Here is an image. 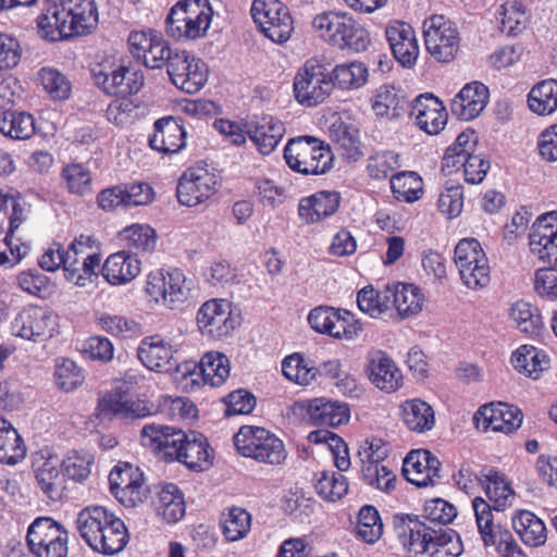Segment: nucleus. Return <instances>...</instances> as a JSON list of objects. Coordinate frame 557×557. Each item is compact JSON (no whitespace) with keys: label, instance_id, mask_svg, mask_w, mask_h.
<instances>
[{"label":"nucleus","instance_id":"obj_60","mask_svg":"<svg viewBox=\"0 0 557 557\" xmlns=\"http://www.w3.org/2000/svg\"><path fill=\"white\" fill-rule=\"evenodd\" d=\"M38 79L52 99L64 100L70 96L71 84L57 69L49 66L40 69Z\"/></svg>","mask_w":557,"mask_h":557},{"label":"nucleus","instance_id":"obj_58","mask_svg":"<svg viewBox=\"0 0 557 557\" xmlns=\"http://www.w3.org/2000/svg\"><path fill=\"white\" fill-rule=\"evenodd\" d=\"M357 534L366 543H375L383 533V523L379 511L373 506H363L358 515Z\"/></svg>","mask_w":557,"mask_h":557},{"label":"nucleus","instance_id":"obj_13","mask_svg":"<svg viewBox=\"0 0 557 557\" xmlns=\"http://www.w3.org/2000/svg\"><path fill=\"white\" fill-rule=\"evenodd\" d=\"M455 263L463 284L471 289L490 283L491 269L481 244L474 238L461 239L455 248Z\"/></svg>","mask_w":557,"mask_h":557},{"label":"nucleus","instance_id":"obj_15","mask_svg":"<svg viewBox=\"0 0 557 557\" xmlns=\"http://www.w3.org/2000/svg\"><path fill=\"white\" fill-rule=\"evenodd\" d=\"M108 480L111 494L125 507H136L148 499L150 490L144 473L129 462L120 461Z\"/></svg>","mask_w":557,"mask_h":557},{"label":"nucleus","instance_id":"obj_37","mask_svg":"<svg viewBox=\"0 0 557 557\" xmlns=\"http://www.w3.org/2000/svg\"><path fill=\"white\" fill-rule=\"evenodd\" d=\"M481 484L485 488L495 511H503L511 506L515 492L503 474L494 469L482 470Z\"/></svg>","mask_w":557,"mask_h":557},{"label":"nucleus","instance_id":"obj_36","mask_svg":"<svg viewBox=\"0 0 557 557\" xmlns=\"http://www.w3.org/2000/svg\"><path fill=\"white\" fill-rule=\"evenodd\" d=\"M156 511L168 523L180 521L186 510L185 500L180 488L172 483L157 487Z\"/></svg>","mask_w":557,"mask_h":557},{"label":"nucleus","instance_id":"obj_33","mask_svg":"<svg viewBox=\"0 0 557 557\" xmlns=\"http://www.w3.org/2000/svg\"><path fill=\"white\" fill-rule=\"evenodd\" d=\"M247 134L262 154H270L280 144L284 134V124L271 115H264L252 122Z\"/></svg>","mask_w":557,"mask_h":557},{"label":"nucleus","instance_id":"obj_40","mask_svg":"<svg viewBox=\"0 0 557 557\" xmlns=\"http://www.w3.org/2000/svg\"><path fill=\"white\" fill-rule=\"evenodd\" d=\"M152 199L153 190L147 183L107 188V202L110 207L145 206L150 203Z\"/></svg>","mask_w":557,"mask_h":557},{"label":"nucleus","instance_id":"obj_51","mask_svg":"<svg viewBox=\"0 0 557 557\" xmlns=\"http://www.w3.org/2000/svg\"><path fill=\"white\" fill-rule=\"evenodd\" d=\"M472 508L479 533L485 546L496 545L499 535V525L494 523L493 505L482 497H474L472 499Z\"/></svg>","mask_w":557,"mask_h":557},{"label":"nucleus","instance_id":"obj_21","mask_svg":"<svg viewBox=\"0 0 557 557\" xmlns=\"http://www.w3.org/2000/svg\"><path fill=\"white\" fill-rule=\"evenodd\" d=\"M522 419V412L518 407L502 401L481 406L473 417L478 429L507 434L517 431Z\"/></svg>","mask_w":557,"mask_h":557},{"label":"nucleus","instance_id":"obj_31","mask_svg":"<svg viewBox=\"0 0 557 557\" xmlns=\"http://www.w3.org/2000/svg\"><path fill=\"white\" fill-rule=\"evenodd\" d=\"M341 203L337 191L322 190L309 197L301 198L298 205L299 218L307 224L320 222L334 214Z\"/></svg>","mask_w":557,"mask_h":557},{"label":"nucleus","instance_id":"obj_11","mask_svg":"<svg viewBox=\"0 0 557 557\" xmlns=\"http://www.w3.org/2000/svg\"><path fill=\"white\" fill-rule=\"evenodd\" d=\"M251 15L261 32L275 44L286 42L294 32L289 9L280 0H255Z\"/></svg>","mask_w":557,"mask_h":557},{"label":"nucleus","instance_id":"obj_64","mask_svg":"<svg viewBox=\"0 0 557 557\" xmlns=\"http://www.w3.org/2000/svg\"><path fill=\"white\" fill-rule=\"evenodd\" d=\"M361 474L368 485L374 486L383 492H391L395 488L397 480L396 474L386 465H367L366 467H361Z\"/></svg>","mask_w":557,"mask_h":557},{"label":"nucleus","instance_id":"obj_38","mask_svg":"<svg viewBox=\"0 0 557 557\" xmlns=\"http://www.w3.org/2000/svg\"><path fill=\"white\" fill-rule=\"evenodd\" d=\"M364 371L372 383H399L403 379L400 369L383 350L368 354Z\"/></svg>","mask_w":557,"mask_h":557},{"label":"nucleus","instance_id":"obj_29","mask_svg":"<svg viewBox=\"0 0 557 557\" xmlns=\"http://www.w3.org/2000/svg\"><path fill=\"white\" fill-rule=\"evenodd\" d=\"M490 98L488 88L480 83L467 84L453 99L451 113L463 121H471L485 109Z\"/></svg>","mask_w":557,"mask_h":557},{"label":"nucleus","instance_id":"obj_35","mask_svg":"<svg viewBox=\"0 0 557 557\" xmlns=\"http://www.w3.org/2000/svg\"><path fill=\"white\" fill-rule=\"evenodd\" d=\"M410 102L403 90L393 85H383L376 89L372 109L377 116L396 119L409 111Z\"/></svg>","mask_w":557,"mask_h":557},{"label":"nucleus","instance_id":"obj_47","mask_svg":"<svg viewBox=\"0 0 557 557\" xmlns=\"http://www.w3.org/2000/svg\"><path fill=\"white\" fill-rule=\"evenodd\" d=\"M405 424L410 431L425 433L433 429L435 416L432 407L421 400H407L401 406Z\"/></svg>","mask_w":557,"mask_h":557},{"label":"nucleus","instance_id":"obj_57","mask_svg":"<svg viewBox=\"0 0 557 557\" xmlns=\"http://www.w3.org/2000/svg\"><path fill=\"white\" fill-rule=\"evenodd\" d=\"M222 528L227 541L235 542L242 540L250 531L251 516L243 508L233 507L224 515Z\"/></svg>","mask_w":557,"mask_h":557},{"label":"nucleus","instance_id":"obj_24","mask_svg":"<svg viewBox=\"0 0 557 557\" xmlns=\"http://www.w3.org/2000/svg\"><path fill=\"white\" fill-rule=\"evenodd\" d=\"M410 115L426 134H438L447 122V113L442 101L432 94L419 95L410 102Z\"/></svg>","mask_w":557,"mask_h":557},{"label":"nucleus","instance_id":"obj_28","mask_svg":"<svg viewBox=\"0 0 557 557\" xmlns=\"http://www.w3.org/2000/svg\"><path fill=\"white\" fill-rule=\"evenodd\" d=\"M530 249L542 262L557 263V219L543 216L533 224Z\"/></svg>","mask_w":557,"mask_h":557},{"label":"nucleus","instance_id":"obj_39","mask_svg":"<svg viewBox=\"0 0 557 557\" xmlns=\"http://www.w3.org/2000/svg\"><path fill=\"white\" fill-rule=\"evenodd\" d=\"M140 272L139 260L126 251L111 253L107 258V283L122 285L133 281Z\"/></svg>","mask_w":557,"mask_h":557},{"label":"nucleus","instance_id":"obj_19","mask_svg":"<svg viewBox=\"0 0 557 557\" xmlns=\"http://www.w3.org/2000/svg\"><path fill=\"white\" fill-rule=\"evenodd\" d=\"M350 312L329 306H319L310 310L308 323L317 333L334 338H352L358 329L350 322Z\"/></svg>","mask_w":557,"mask_h":557},{"label":"nucleus","instance_id":"obj_8","mask_svg":"<svg viewBox=\"0 0 557 557\" xmlns=\"http://www.w3.org/2000/svg\"><path fill=\"white\" fill-rule=\"evenodd\" d=\"M127 57L121 58L116 69L112 70L111 84L107 87V95L116 97L107 107V119L117 125L127 122L134 107L128 98L137 94L144 86V74L129 66Z\"/></svg>","mask_w":557,"mask_h":557},{"label":"nucleus","instance_id":"obj_55","mask_svg":"<svg viewBox=\"0 0 557 557\" xmlns=\"http://www.w3.org/2000/svg\"><path fill=\"white\" fill-rule=\"evenodd\" d=\"M197 367L203 383H224L231 370L228 358L224 354L213 351L205 354Z\"/></svg>","mask_w":557,"mask_h":557},{"label":"nucleus","instance_id":"obj_46","mask_svg":"<svg viewBox=\"0 0 557 557\" xmlns=\"http://www.w3.org/2000/svg\"><path fill=\"white\" fill-rule=\"evenodd\" d=\"M510 318L520 332L531 337H540L544 331L540 310L527 301H516L510 308Z\"/></svg>","mask_w":557,"mask_h":557},{"label":"nucleus","instance_id":"obj_32","mask_svg":"<svg viewBox=\"0 0 557 557\" xmlns=\"http://www.w3.org/2000/svg\"><path fill=\"white\" fill-rule=\"evenodd\" d=\"M34 472L40 490L51 499H59L65 491V476L61 469L60 460L55 456L37 459L34 463Z\"/></svg>","mask_w":557,"mask_h":557},{"label":"nucleus","instance_id":"obj_4","mask_svg":"<svg viewBox=\"0 0 557 557\" xmlns=\"http://www.w3.org/2000/svg\"><path fill=\"white\" fill-rule=\"evenodd\" d=\"M311 24L320 38L339 49L362 52L371 42L367 29L347 12L326 11L315 15Z\"/></svg>","mask_w":557,"mask_h":557},{"label":"nucleus","instance_id":"obj_25","mask_svg":"<svg viewBox=\"0 0 557 557\" xmlns=\"http://www.w3.org/2000/svg\"><path fill=\"white\" fill-rule=\"evenodd\" d=\"M385 36L396 61L404 67H412L419 57V45L413 28L404 22L391 23Z\"/></svg>","mask_w":557,"mask_h":557},{"label":"nucleus","instance_id":"obj_12","mask_svg":"<svg viewBox=\"0 0 557 557\" xmlns=\"http://www.w3.org/2000/svg\"><path fill=\"white\" fill-rule=\"evenodd\" d=\"M26 539L36 557L67 556V531L50 517L37 518L29 525Z\"/></svg>","mask_w":557,"mask_h":557},{"label":"nucleus","instance_id":"obj_42","mask_svg":"<svg viewBox=\"0 0 557 557\" xmlns=\"http://www.w3.org/2000/svg\"><path fill=\"white\" fill-rule=\"evenodd\" d=\"M143 364L152 371H162L172 359L171 346L159 336L146 337L137 350Z\"/></svg>","mask_w":557,"mask_h":557},{"label":"nucleus","instance_id":"obj_63","mask_svg":"<svg viewBox=\"0 0 557 557\" xmlns=\"http://www.w3.org/2000/svg\"><path fill=\"white\" fill-rule=\"evenodd\" d=\"M332 137L337 149L342 151V156L344 158L356 161L362 156L356 129L342 123L333 129Z\"/></svg>","mask_w":557,"mask_h":557},{"label":"nucleus","instance_id":"obj_7","mask_svg":"<svg viewBox=\"0 0 557 557\" xmlns=\"http://www.w3.org/2000/svg\"><path fill=\"white\" fill-rule=\"evenodd\" d=\"M286 164L294 172L321 175L333 165L331 148L313 136H299L288 140L284 148Z\"/></svg>","mask_w":557,"mask_h":557},{"label":"nucleus","instance_id":"obj_14","mask_svg":"<svg viewBox=\"0 0 557 557\" xmlns=\"http://www.w3.org/2000/svg\"><path fill=\"white\" fill-rule=\"evenodd\" d=\"M428 52L438 62L451 61L459 50L460 35L457 25L444 15H432L423 23Z\"/></svg>","mask_w":557,"mask_h":557},{"label":"nucleus","instance_id":"obj_34","mask_svg":"<svg viewBox=\"0 0 557 557\" xmlns=\"http://www.w3.org/2000/svg\"><path fill=\"white\" fill-rule=\"evenodd\" d=\"M104 508L89 506L77 517V529L82 539L95 552L104 554Z\"/></svg>","mask_w":557,"mask_h":557},{"label":"nucleus","instance_id":"obj_26","mask_svg":"<svg viewBox=\"0 0 557 557\" xmlns=\"http://www.w3.org/2000/svg\"><path fill=\"white\" fill-rule=\"evenodd\" d=\"M440 460L429 450H411L404 460V478L418 487L432 485L440 478Z\"/></svg>","mask_w":557,"mask_h":557},{"label":"nucleus","instance_id":"obj_3","mask_svg":"<svg viewBox=\"0 0 557 557\" xmlns=\"http://www.w3.org/2000/svg\"><path fill=\"white\" fill-rule=\"evenodd\" d=\"M158 410L182 419L197 417V408L187 397L163 395L158 407L146 397L138 396L133 399L126 392L120 389L107 398V416L110 414L111 419H141Z\"/></svg>","mask_w":557,"mask_h":557},{"label":"nucleus","instance_id":"obj_10","mask_svg":"<svg viewBox=\"0 0 557 557\" xmlns=\"http://www.w3.org/2000/svg\"><path fill=\"white\" fill-rule=\"evenodd\" d=\"M293 88L300 104L315 107L331 95L333 83L325 64L317 59H310L298 69Z\"/></svg>","mask_w":557,"mask_h":557},{"label":"nucleus","instance_id":"obj_61","mask_svg":"<svg viewBox=\"0 0 557 557\" xmlns=\"http://www.w3.org/2000/svg\"><path fill=\"white\" fill-rule=\"evenodd\" d=\"M60 465L65 480L81 483L87 480L91 473L92 458L88 454L71 451Z\"/></svg>","mask_w":557,"mask_h":557},{"label":"nucleus","instance_id":"obj_52","mask_svg":"<svg viewBox=\"0 0 557 557\" xmlns=\"http://www.w3.org/2000/svg\"><path fill=\"white\" fill-rule=\"evenodd\" d=\"M183 436V431L163 426L161 424H146L141 430V443L144 446L153 450H163L168 456V450L174 447L175 441Z\"/></svg>","mask_w":557,"mask_h":557},{"label":"nucleus","instance_id":"obj_59","mask_svg":"<svg viewBox=\"0 0 557 557\" xmlns=\"http://www.w3.org/2000/svg\"><path fill=\"white\" fill-rule=\"evenodd\" d=\"M119 236L129 247L141 251L150 252L157 246L156 231L149 225L134 224L121 231Z\"/></svg>","mask_w":557,"mask_h":557},{"label":"nucleus","instance_id":"obj_30","mask_svg":"<svg viewBox=\"0 0 557 557\" xmlns=\"http://www.w3.org/2000/svg\"><path fill=\"white\" fill-rule=\"evenodd\" d=\"M307 414L314 425L338 426L350 419V409L346 403L324 397L314 398L307 403Z\"/></svg>","mask_w":557,"mask_h":557},{"label":"nucleus","instance_id":"obj_53","mask_svg":"<svg viewBox=\"0 0 557 557\" xmlns=\"http://www.w3.org/2000/svg\"><path fill=\"white\" fill-rule=\"evenodd\" d=\"M497 20L500 23L499 29L503 34L517 36L525 28L528 15L523 4L513 0L500 7Z\"/></svg>","mask_w":557,"mask_h":557},{"label":"nucleus","instance_id":"obj_18","mask_svg":"<svg viewBox=\"0 0 557 557\" xmlns=\"http://www.w3.org/2000/svg\"><path fill=\"white\" fill-rule=\"evenodd\" d=\"M197 324L202 335L214 339L228 336L239 324L225 300L211 299L197 312Z\"/></svg>","mask_w":557,"mask_h":557},{"label":"nucleus","instance_id":"obj_48","mask_svg":"<svg viewBox=\"0 0 557 557\" xmlns=\"http://www.w3.org/2000/svg\"><path fill=\"white\" fill-rule=\"evenodd\" d=\"M36 131L32 114L21 111H5L0 116V133L14 140H26Z\"/></svg>","mask_w":557,"mask_h":557},{"label":"nucleus","instance_id":"obj_50","mask_svg":"<svg viewBox=\"0 0 557 557\" xmlns=\"http://www.w3.org/2000/svg\"><path fill=\"white\" fill-rule=\"evenodd\" d=\"M368 69L361 62L337 64L330 73L333 88L337 86L341 89L362 87L368 81Z\"/></svg>","mask_w":557,"mask_h":557},{"label":"nucleus","instance_id":"obj_43","mask_svg":"<svg viewBox=\"0 0 557 557\" xmlns=\"http://www.w3.org/2000/svg\"><path fill=\"white\" fill-rule=\"evenodd\" d=\"M26 456V446L13 424L0 417V462L16 465Z\"/></svg>","mask_w":557,"mask_h":557},{"label":"nucleus","instance_id":"obj_2","mask_svg":"<svg viewBox=\"0 0 557 557\" xmlns=\"http://www.w3.org/2000/svg\"><path fill=\"white\" fill-rule=\"evenodd\" d=\"M394 529L403 546L421 557H459L462 544L451 529H435L418 517L397 515Z\"/></svg>","mask_w":557,"mask_h":557},{"label":"nucleus","instance_id":"obj_17","mask_svg":"<svg viewBox=\"0 0 557 557\" xmlns=\"http://www.w3.org/2000/svg\"><path fill=\"white\" fill-rule=\"evenodd\" d=\"M166 71L172 84L187 94L199 91L208 79L206 63L186 50L174 52Z\"/></svg>","mask_w":557,"mask_h":557},{"label":"nucleus","instance_id":"obj_22","mask_svg":"<svg viewBox=\"0 0 557 557\" xmlns=\"http://www.w3.org/2000/svg\"><path fill=\"white\" fill-rule=\"evenodd\" d=\"M400 168L399 154L392 150L379 151L368 158L367 171L370 177L374 180L391 178V187L394 194H398L406 201H414L420 198V189L409 188L400 190V183L407 177L405 172L394 174Z\"/></svg>","mask_w":557,"mask_h":557},{"label":"nucleus","instance_id":"obj_45","mask_svg":"<svg viewBox=\"0 0 557 557\" xmlns=\"http://www.w3.org/2000/svg\"><path fill=\"white\" fill-rule=\"evenodd\" d=\"M389 309L395 308L401 318L419 313L422 309V298L419 289L411 284L389 285Z\"/></svg>","mask_w":557,"mask_h":557},{"label":"nucleus","instance_id":"obj_1","mask_svg":"<svg viewBox=\"0 0 557 557\" xmlns=\"http://www.w3.org/2000/svg\"><path fill=\"white\" fill-rule=\"evenodd\" d=\"M39 36L47 41L81 36L98 24L94 0H44L36 20Z\"/></svg>","mask_w":557,"mask_h":557},{"label":"nucleus","instance_id":"obj_23","mask_svg":"<svg viewBox=\"0 0 557 557\" xmlns=\"http://www.w3.org/2000/svg\"><path fill=\"white\" fill-rule=\"evenodd\" d=\"M154 132L149 138L151 149L163 154H174L186 146V131L183 120L173 116H164L153 124Z\"/></svg>","mask_w":557,"mask_h":557},{"label":"nucleus","instance_id":"obj_41","mask_svg":"<svg viewBox=\"0 0 557 557\" xmlns=\"http://www.w3.org/2000/svg\"><path fill=\"white\" fill-rule=\"evenodd\" d=\"M511 362L518 372L535 381L548 369L549 358L544 351L523 345L512 354Z\"/></svg>","mask_w":557,"mask_h":557},{"label":"nucleus","instance_id":"obj_5","mask_svg":"<svg viewBox=\"0 0 557 557\" xmlns=\"http://www.w3.org/2000/svg\"><path fill=\"white\" fill-rule=\"evenodd\" d=\"M145 292L149 301L174 310L194 298V284L181 269H161L148 274Z\"/></svg>","mask_w":557,"mask_h":557},{"label":"nucleus","instance_id":"obj_6","mask_svg":"<svg viewBox=\"0 0 557 557\" xmlns=\"http://www.w3.org/2000/svg\"><path fill=\"white\" fill-rule=\"evenodd\" d=\"M213 11L208 0H183L168 14L166 34L176 40L203 37L211 24Z\"/></svg>","mask_w":557,"mask_h":557},{"label":"nucleus","instance_id":"obj_62","mask_svg":"<svg viewBox=\"0 0 557 557\" xmlns=\"http://www.w3.org/2000/svg\"><path fill=\"white\" fill-rule=\"evenodd\" d=\"M437 207L448 219L457 218L463 208V187L460 184L447 182L438 196Z\"/></svg>","mask_w":557,"mask_h":557},{"label":"nucleus","instance_id":"obj_54","mask_svg":"<svg viewBox=\"0 0 557 557\" xmlns=\"http://www.w3.org/2000/svg\"><path fill=\"white\" fill-rule=\"evenodd\" d=\"M314 488L323 499L336 502L347 494L348 482L341 472L321 471L315 474Z\"/></svg>","mask_w":557,"mask_h":557},{"label":"nucleus","instance_id":"obj_16","mask_svg":"<svg viewBox=\"0 0 557 557\" xmlns=\"http://www.w3.org/2000/svg\"><path fill=\"white\" fill-rule=\"evenodd\" d=\"M57 326L53 312L39 306L23 308L11 322V333L16 337L35 343L52 337Z\"/></svg>","mask_w":557,"mask_h":557},{"label":"nucleus","instance_id":"obj_20","mask_svg":"<svg viewBox=\"0 0 557 557\" xmlns=\"http://www.w3.org/2000/svg\"><path fill=\"white\" fill-rule=\"evenodd\" d=\"M216 178L203 168H189L181 176L176 195L180 203L195 207L215 193Z\"/></svg>","mask_w":557,"mask_h":557},{"label":"nucleus","instance_id":"obj_49","mask_svg":"<svg viewBox=\"0 0 557 557\" xmlns=\"http://www.w3.org/2000/svg\"><path fill=\"white\" fill-rule=\"evenodd\" d=\"M531 111L539 115H548L557 110V81L545 79L536 84L528 96Z\"/></svg>","mask_w":557,"mask_h":557},{"label":"nucleus","instance_id":"obj_44","mask_svg":"<svg viewBox=\"0 0 557 557\" xmlns=\"http://www.w3.org/2000/svg\"><path fill=\"white\" fill-rule=\"evenodd\" d=\"M512 527L524 544L537 547L546 542L544 522L529 510H520L512 518Z\"/></svg>","mask_w":557,"mask_h":557},{"label":"nucleus","instance_id":"obj_9","mask_svg":"<svg viewBox=\"0 0 557 557\" xmlns=\"http://www.w3.org/2000/svg\"><path fill=\"white\" fill-rule=\"evenodd\" d=\"M239 455L268 465H281L287 457L284 443L264 428L243 425L233 436Z\"/></svg>","mask_w":557,"mask_h":557},{"label":"nucleus","instance_id":"obj_27","mask_svg":"<svg viewBox=\"0 0 557 557\" xmlns=\"http://www.w3.org/2000/svg\"><path fill=\"white\" fill-rule=\"evenodd\" d=\"M175 441L174 447L168 450V457L175 459L190 469H203L209 463V444L206 437L198 432H183V436Z\"/></svg>","mask_w":557,"mask_h":557},{"label":"nucleus","instance_id":"obj_56","mask_svg":"<svg viewBox=\"0 0 557 557\" xmlns=\"http://www.w3.org/2000/svg\"><path fill=\"white\" fill-rule=\"evenodd\" d=\"M389 285L376 290L372 286L363 287L357 295V304L361 311L372 318H379L389 310Z\"/></svg>","mask_w":557,"mask_h":557}]
</instances>
